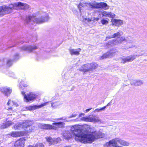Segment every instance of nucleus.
I'll use <instances>...</instances> for the list:
<instances>
[{
	"mask_svg": "<svg viewBox=\"0 0 147 147\" xmlns=\"http://www.w3.org/2000/svg\"><path fill=\"white\" fill-rule=\"evenodd\" d=\"M72 134L82 143H91L95 139L104 137V134L100 132H96L92 129L91 126L85 124L82 125H75L70 129Z\"/></svg>",
	"mask_w": 147,
	"mask_h": 147,
	"instance_id": "1",
	"label": "nucleus"
},
{
	"mask_svg": "<svg viewBox=\"0 0 147 147\" xmlns=\"http://www.w3.org/2000/svg\"><path fill=\"white\" fill-rule=\"evenodd\" d=\"M29 7V6L28 5L21 2L15 3L13 4H10L9 6L3 5L0 6V16L9 14L13 9H27Z\"/></svg>",
	"mask_w": 147,
	"mask_h": 147,
	"instance_id": "2",
	"label": "nucleus"
},
{
	"mask_svg": "<svg viewBox=\"0 0 147 147\" xmlns=\"http://www.w3.org/2000/svg\"><path fill=\"white\" fill-rule=\"evenodd\" d=\"M86 6L89 8L92 9L96 8H103L105 10H107L109 8V6L107 4L104 2L97 3L94 2L91 3H80L78 7H80V6L84 7L85 6Z\"/></svg>",
	"mask_w": 147,
	"mask_h": 147,
	"instance_id": "3",
	"label": "nucleus"
},
{
	"mask_svg": "<svg viewBox=\"0 0 147 147\" xmlns=\"http://www.w3.org/2000/svg\"><path fill=\"white\" fill-rule=\"evenodd\" d=\"M123 146H128L129 143L119 138H116L110 140L105 145L107 147H121L119 144Z\"/></svg>",
	"mask_w": 147,
	"mask_h": 147,
	"instance_id": "4",
	"label": "nucleus"
},
{
	"mask_svg": "<svg viewBox=\"0 0 147 147\" xmlns=\"http://www.w3.org/2000/svg\"><path fill=\"white\" fill-rule=\"evenodd\" d=\"M49 17L47 14L45 17H41L37 18L34 15L29 16L26 18V22L27 23H30L33 24L35 23L37 24H40L47 21L49 19Z\"/></svg>",
	"mask_w": 147,
	"mask_h": 147,
	"instance_id": "5",
	"label": "nucleus"
},
{
	"mask_svg": "<svg viewBox=\"0 0 147 147\" xmlns=\"http://www.w3.org/2000/svg\"><path fill=\"white\" fill-rule=\"evenodd\" d=\"M98 67V65L95 63L85 64L82 66V68L80 69V71L85 73L94 70Z\"/></svg>",
	"mask_w": 147,
	"mask_h": 147,
	"instance_id": "6",
	"label": "nucleus"
},
{
	"mask_svg": "<svg viewBox=\"0 0 147 147\" xmlns=\"http://www.w3.org/2000/svg\"><path fill=\"white\" fill-rule=\"evenodd\" d=\"M81 120L86 122L94 123H101V120L95 115H90L88 116L84 117L81 118Z\"/></svg>",
	"mask_w": 147,
	"mask_h": 147,
	"instance_id": "7",
	"label": "nucleus"
},
{
	"mask_svg": "<svg viewBox=\"0 0 147 147\" xmlns=\"http://www.w3.org/2000/svg\"><path fill=\"white\" fill-rule=\"evenodd\" d=\"M21 94L24 96V101L26 102L34 100L36 98L37 96V95L33 92H30V93L26 94L25 92L22 91Z\"/></svg>",
	"mask_w": 147,
	"mask_h": 147,
	"instance_id": "8",
	"label": "nucleus"
},
{
	"mask_svg": "<svg viewBox=\"0 0 147 147\" xmlns=\"http://www.w3.org/2000/svg\"><path fill=\"white\" fill-rule=\"evenodd\" d=\"M141 55H133L127 56L126 57H124L122 59L121 62L123 63L127 62H131L133 61L136 57H138Z\"/></svg>",
	"mask_w": 147,
	"mask_h": 147,
	"instance_id": "9",
	"label": "nucleus"
},
{
	"mask_svg": "<svg viewBox=\"0 0 147 147\" xmlns=\"http://www.w3.org/2000/svg\"><path fill=\"white\" fill-rule=\"evenodd\" d=\"M6 105L8 106L7 110L9 111H12L13 109L15 107H16L18 106L15 102L12 100L11 99L9 100Z\"/></svg>",
	"mask_w": 147,
	"mask_h": 147,
	"instance_id": "10",
	"label": "nucleus"
},
{
	"mask_svg": "<svg viewBox=\"0 0 147 147\" xmlns=\"http://www.w3.org/2000/svg\"><path fill=\"white\" fill-rule=\"evenodd\" d=\"M28 120L23 121L20 122L16 124L13 127V129H24L25 125H26L27 123H28Z\"/></svg>",
	"mask_w": 147,
	"mask_h": 147,
	"instance_id": "11",
	"label": "nucleus"
},
{
	"mask_svg": "<svg viewBox=\"0 0 147 147\" xmlns=\"http://www.w3.org/2000/svg\"><path fill=\"white\" fill-rule=\"evenodd\" d=\"M46 139L49 144L54 145L58 143H59L61 141V139L59 138H53L51 137L46 138Z\"/></svg>",
	"mask_w": 147,
	"mask_h": 147,
	"instance_id": "12",
	"label": "nucleus"
},
{
	"mask_svg": "<svg viewBox=\"0 0 147 147\" xmlns=\"http://www.w3.org/2000/svg\"><path fill=\"white\" fill-rule=\"evenodd\" d=\"M26 138L24 137L21 138L20 139L16 141L14 144L15 147H23L24 146L25 142L26 140Z\"/></svg>",
	"mask_w": 147,
	"mask_h": 147,
	"instance_id": "13",
	"label": "nucleus"
},
{
	"mask_svg": "<svg viewBox=\"0 0 147 147\" xmlns=\"http://www.w3.org/2000/svg\"><path fill=\"white\" fill-rule=\"evenodd\" d=\"M117 51L116 50H112L108 52L103 54L101 57V59L108 57H113L116 53Z\"/></svg>",
	"mask_w": 147,
	"mask_h": 147,
	"instance_id": "14",
	"label": "nucleus"
},
{
	"mask_svg": "<svg viewBox=\"0 0 147 147\" xmlns=\"http://www.w3.org/2000/svg\"><path fill=\"white\" fill-rule=\"evenodd\" d=\"M0 90L4 95L7 96H9L12 92V90L9 87H3L0 89Z\"/></svg>",
	"mask_w": 147,
	"mask_h": 147,
	"instance_id": "15",
	"label": "nucleus"
},
{
	"mask_svg": "<svg viewBox=\"0 0 147 147\" xmlns=\"http://www.w3.org/2000/svg\"><path fill=\"white\" fill-rule=\"evenodd\" d=\"M49 103V102H48L43 103L39 105H34L32 106L28 107H26V109L29 110H34L36 109L40 108L45 106L47 105Z\"/></svg>",
	"mask_w": 147,
	"mask_h": 147,
	"instance_id": "16",
	"label": "nucleus"
},
{
	"mask_svg": "<svg viewBox=\"0 0 147 147\" xmlns=\"http://www.w3.org/2000/svg\"><path fill=\"white\" fill-rule=\"evenodd\" d=\"M111 22L113 25L118 27L122 25L123 24V20L120 19H112L111 20Z\"/></svg>",
	"mask_w": 147,
	"mask_h": 147,
	"instance_id": "17",
	"label": "nucleus"
},
{
	"mask_svg": "<svg viewBox=\"0 0 147 147\" xmlns=\"http://www.w3.org/2000/svg\"><path fill=\"white\" fill-rule=\"evenodd\" d=\"M22 50L27 51L31 52L38 49V47L36 46H24L21 48Z\"/></svg>",
	"mask_w": 147,
	"mask_h": 147,
	"instance_id": "18",
	"label": "nucleus"
},
{
	"mask_svg": "<svg viewBox=\"0 0 147 147\" xmlns=\"http://www.w3.org/2000/svg\"><path fill=\"white\" fill-rule=\"evenodd\" d=\"M28 123H27L26 125H25L24 127V129L25 131L26 132H31L34 129V127L30 125L31 122L29 121H28Z\"/></svg>",
	"mask_w": 147,
	"mask_h": 147,
	"instance_id": "19",
	"label": "nucleus"
},
{
	"mask_svg": "<svg viewBox=\"0 0 147 147\" xmlns=\"http://www.w3.org/2000/svg\"><path fill=\"white\" fill-rule=\"evenodd\" d=\"M123 32L122 31L119 30L117 32L115 33L113 35L108 36L106 38L105 40H107L109 38H113L120 36L123 35Z\"/></svg>",
	"mask_w": 147,
	"mask_h": 147,
	"instance_id": "20",
	"label": "nucleus"
},
{
	"mask_svg": "<svg viewBox=\"0 0 147 147\" xmlns=\"http://www.w3.org/2000/svg\"><path fill=\"white\" fill-rule=\"evenodd\" d=\"M19 58V55L18 54H16L14 56L13 60H11L10 59H8L7 62V66H11L12 65L13 61L18 59Z\"/></svg>",
	"mask_w": 147,
	"mask_h": 147,
	"instance_id": "21",
	"label": "nucleus"
},
{
	"mask_svg": "<svg viewBox=\"0 0 147 147\" xmlns=\"http://www.w3.org/2000/svg\"><path fill=\"white\" fill-rule=\"evenodd\" d=\"M130 84L131 85H134L135 86H139L142 85L143 84V82L140 80H133L131 81Z\"/></svg>",
	"mask_w": 147,
	"mask_h": 147,
	"instance_id": "22",
	"label": "nucleus"
},
{
	"mask_svg": "<svg viewBox=\"0 0 147 147\" xmlns=\"http://www.w3.org/2000/svg\"><path fill=\"white\" fill-rule=\"evenodd\" d=\"M53 129H56L58 128H61L63 127L64 123L62 122L53 123Z\"/></svg>",
	"mask_w": 147,
	"mask_h": 147,
	"instance_id": "23",
	"label": "nucleus"
},
{
	"mask_svg": "<svg viewBox=\"0 0 147 147\" xmlns=\"http://www.w3.org/2000/svg\"><path fill=\"white\" fill-rule=\"evenodd\" d=\"M13 124V123L11 121H8L5 123H3L2 125L0 126L1 129L6 128Z\"/></svg>",
	"mask_w": 147,
	"mask_h": 147,
	"instance_id": "24",
	"label": "nucleus"
},
{
	"mask_svg": "<svg viewBox=\"0 0 147 147\" xmlns=\"http://www.w3.org/2000/svg\"><path fill=\"white\" fill-rule=\"evenodd\" d=\"M81 49H70L69 50L70 53L71 55H78L80 54L79 52L80 51Z\"/></svg>",
	"mask_w": 147,
	"mask_h": 147,
	"instance_id": "25",
	"label": "nucleus"
},
{
	"mask_svg": "<svg viewBox=\"0 0 147 147\" xmlns=\"http://www.w3.org/2000/svg\"><path fill=\"white\" fill-rule=\"evenodd\" d=\"M24 135V133L21 131H15L13 132L11 134V136L13 137L20 136Z\"/></svg>",
	"mask_w": 147,
	"mask_h": 147,
	"instance_id": "26",
	"label": "nucleus"
},
{
	"mask_svg": "<svg viewBox=\"0 0 147 147\" xmlns=\"http://www.w3.org/2000/svg\"><path fill=\"white\" fill-rule=\"evenodd\" d=\"M124 40L125 38L123 37L118 38L116 40L113 39L112 40V44L115 45L118 43H121L122 41Z\"/></svg>",
	"mask_w": 147,
	"mask_h": 147,
	"instance_id": "27",
	"label": "nucleus"
},
{
	"mask_svg": "<svg viewBox=\"0 0 147 147\" xmlns=\"http://www.w3.org/2000/svg\"><path fill=\"white\" fill-rule=\"evenodd\" d=\"M98 16L102 18L104 16L107 17L108 12L104 11H100L98 12Z\"/></svg>",
	"mask_w": 147,
	"mask_h": 147,
	"instance_id": "28",
	"label": "nucleus"
},
{
	"mask_svg": "<svg viewBox=\"0 0 147 147\" xmlns=\"http://www.w3.org/2000/svg\"><path fill=\"white\" fill-rule=\"evenodd\" d=\"M62 103L59 102H55L51 103V106L54 108H56L59 107Z\"/></svg>",
	"mask_w": 147,
	"mask_h": 147,
	"instance_id": "29",
	"label": "nucleus"
},
{
	"mask_svg": "<svg viewBox=\"0 0 147 147\" xmlns=\"http://www.w3.org/2000/svg\"><path fill=\"white\" fill-rule=\"evenodd\" d=\"M65 133L67 135H66L65 133H64L63 135V137L65 139L68 140L70 138L72 137L71 134L68 131H66Z\"/></svg>",
	"mask_w": 147,
	"mask_h": 147,
	"instance_id": "30",
	"label": "nucleus"
},
{
	"mask_svg": "<svg viewBox=\"0 0 147 147\" xmlns=\"http://www.w3.org/2000/svg\"><path fill=\"white\" fill-rule=\"evenodd\" d=\"M28 85L24 84V82H20V85L19 87L20 88H21L22 89H24L25 87H26L28 86Z\"/></svg>",
	"mask_w": 147,
	"mask_h": 147,
	"instance_id": "31",
	"label": "nucleus"
},
{
	"mask_svg": "<svg viewBox=\"0 0 147 147\" xmlns=\"http://www.w3.org/2000/svg\"><path fill=\"white\" fill-rule=\"evenodd\" d=\"M44 128L46 129H53V125L49 124H44L43 125Z\"/></svg>",
	"mask_w": 147,
	"mask_h": 147,
	"instance_id": "32",
	"label": "nucleus"
},
{
	"mask_svg": "<svg viewBox=\"0 0 147 147\" xmlns=\"http://www.w3.org/2000/svg\"><path fill=\"white\" fill-rule=\"evenodd\" d=\"M115 14L111 12H108L107 17L113 18L115 17Z\"/></svg>",
	"mask_w": 147,
	"mask_h": 147,
	"instance_id": "33",
	"label": "nucleus"
},
{
	"mask_svg": "<svg viewBox=\"0 0 147 147\" xmlns=\"http://www.w3.org/2000/svg\"><path fill=\"white\" fill-rule=\"evenodd\" d=\"M100 22L103 25H107L109 23L108 21L105 19L102 20L100 21Z\"/></svg>",
	"mask_w": 147,
	"mask_h": 147,
	"instance_id": "34",
	"label": "nucleus"
},
{
	"mask_svg": "<svg viewBox=\"0 0 147 147\" xmlns=\"http://www.w3.org/2000/svg\"><path fill=\"white\" fill-rule=\"evenodd\" d=\"M106 108V107H103L99 109H96L94 111V112H99L102 111V110H104Z\"/></svg>",
	"mask_w": 147,
	"mask_h": 147,
	"instance_id": "35",
	"label": "nucleus"
},
{
	"mask_svg": "<svg viewBox=\"0 0 147 147\" xmlns=\"http://www.w3.org/2000/svg\"><path fill=\"white\" fill-rule=\"evenodd\" d=\"M44 145L42 143H38L35 145L34 147H43Z\"/></svg>",
	"mask_w": 147,
	"mask_h": 147,
	"instance_id": "36",
	"label": "nucleus"
},
{
	"mask_svg": "<svg viewBox=\"0 0 147 147\" xmlns=\"http://www.w3.org/2000/svg\"><path fill=\"white\" fill-rule=\"evenodd\" d=\"M83 18H84V17L83 16H82ZM83 22H85L86 23V22H90L91 21V20L90 19H87L86 18H83Z\"/></svg>",
	"mask_w": 147,
	"mask_h": 147,
	"instance_id": "37",
	"label": "nucleus"
},
{
	"mask_svg": "<svg viewBox=\"0 0 147 147\" xmlns=\"http://www.w3.org/2000/svg\"><path fill=\"white\" fill-rule=\"evenodd\" d=\"M76 114H73L71 115H70L69 117H68V118H71L72 117H74L76 116Z\"/></svg>",
	"mask_w": 147,
	"mask_h": 147,
	"instance_id": "38",
	"label": "nucleus"
},
{
	"mask_svg": "<svg viewBox=\"0 0 147 147\" xmlns=\"http://www.w3.org/2000/svg\"><path fill=\"white\" fill-rule=\"evenodd\" d=\"M92 108H90V109H87L86 110H85V112L86 113H87V112H88V111H89Z\"/></svg>",
	"mask_w": 147,
	"mask_h": 147,
	"instance_id": "39",
	"label": "nucleus"
},
{
	"mask_svg": "<svg viewBox=\"0 0 147 147\" xmlns=\"http://www.w3.org/2000/svg\"><path fill=\"white\" fill-rule=\"evenodd\" d=\"M111 104V103H110V102L107 105L105 106V107H107V106H109V105H110Z\"/></svg>",
	"mask_w": 147,
	"mask_h": 147,
	"instance_id": "40",
	"label": "nucleus"
},
{
	"mask_svg": "<svg viewBox=\"0 0 147 147\" xmlns=\"http://www.w3.org/2000/svg\"><path fill=\"white\" fill-rule=\"evenodd\" d=\"M82 115H84V113H82L81 114H80L79 115V117H81Z\"/></svg>",
	"mask_w": 147,
	"mask_h": 147,
	"instance_id": "41",
	"label": "nucleus"
},
{
	"mask_svg": "<svg viewBox=\"0 0 147 147\" xmlns=\"http://www.w3.org/2000/svg\"><path fill=\"white\" fill-rule=\"evenodd\" d=\"M27 147H34V146H33L32 145H30L28 146Z\"/></svg>",
	"mask_w": 147,
	"mask_h": 147,
	"instance_id": "42",
	"label": "nucleus"
},
{
	"mask_svg": "<svg viewBox=\"0 0 147 147\" xmlns=\"http://www.w3.org/2000/svg\"><path fill=\"white\" fill-rule=\"evenodd\" d=\"M95 19L96 20H99V19L98 18H95Z\"/></svg>",
	"mask_w": 147,
	"mask_h": 147,
	"instance_id": "43",
	"label": "nucleus"
},
{
	"mask_svg": "<svg viewBox=\"0 0 147 147\" xmlns=\"http://www.w3.org/2000/svg\"><path fill=\"white\" fill-rule=\"evenodd\" d=\"M60 119V120H63V118H60V119Z\"/></svg>",
	"mask_w": 147,
	"mask_h": 147,
	"instance_id": "44",
	"label": "nucleus"
},
{
	"mask_svg": "<svg viewBox=\"0 0 147 147\" xmlns=\"http://www.w3.org/2000/svg\"><path fill=\"white\" fill-rule=\"evenodd\" d=\"M80 12H81V11L80 9Z\"/></svg>",
	"mask_w": 147,
	"mask_h": 147,
	"instance_id": "45",
	"label": "nucleus"
}]
</instances>
